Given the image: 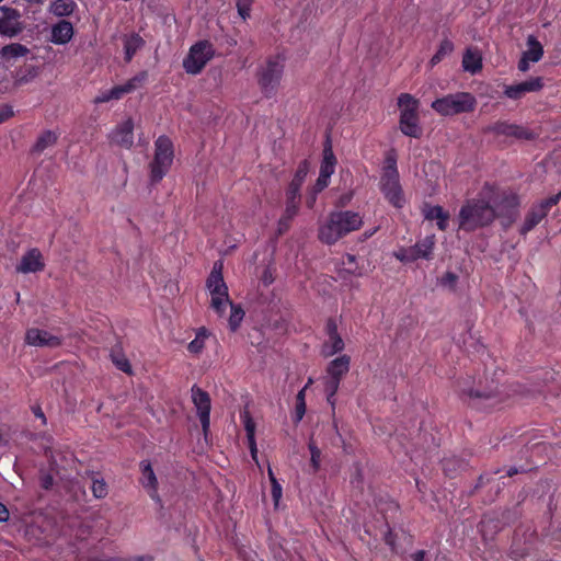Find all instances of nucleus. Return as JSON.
Returning <instances> with one entry per match:
<instances>
[{"mask_svg": "<svg viewBox=\"0 0 561 561\" xmlns=\"http://www.w3.org/2000/svg\"><path fill=\"white\" fill-rule=\"evenodd\" d=\"M519 198L516 194L510 193L499 196L491 186H485L480 197L469 199L459 210L458 228L465 231L489 226L500 216L502 225L507 228L516 218Z\"/></svg>", "mask_w": 561, "mask_h": 561, "instance_id": "f257e3e1", "label": "nucleus"}, {"mask_svg": "<svg viewBox=\"0 0 561 561\" xmlns=\"http://www.w3.org/2000/svg\"><path fill=\"white\" fill-rule=\"evenodd\" d=\"M363 226V217L352 210H340L330 214L328 220L319 228V239L333 244L346 234Z\"/></svg>", "mask_w": 561, "mask_h": 561, "instance_id": "f03ea898", "label": "nucleus"}, {"mask_svg": "<svg viewBox=\"0 0 561 561\" xmlns=\"http://www.w3.org/2000/svg\"><path fill=\"white\" fill-rule=\"evenodd\" d=\"M379 186L390 204H392L394 207H402L404 197L399 181L397 161L393 156L389 154L386 158Z\"/></svg>", "mask_w": 561, "mask_h": 561, "instance_id": "7ed1b4c3", "label": "nucleus"}, {"mask_svg": "<svg viewBox=\"0 0 561 561\" xmlns=\"http://www.w3.org/2000/svg\"><path fill=\"white\" fill-rule=\"evenodd\" d=\"M206 287L210 296V307L218 316H222L230 298L228 287L222 277V263L216 262L206 282Z\"/></svg>", "mask_w": 561, "mask_h": 561, "instance_id": "20e7f679", "label": "nucleus"}, {"mask_svg": "<svg viewBox=\"0 0 561 561\" xmlns=\"http://www.w3.org/2000/svg\"><path fill=\"white\" fill-rule=\"evenodd\" d=\"M476 98L467 92L445 95L432 103V108L443 116L471 112L476 107Z\"/></svg>", "mask_w": 561, "mask_h": 561, "instance_id": "39448f33", "label": "nucleus"}, {"mask_svg": "<svg viewBox=\"0 0 561 561\" xmlns=\"http://www.w3.org/2000/svg\"><path fill=\"white\" fill-rule=\"evenodd\" d=\"M174 159L173 144L167 136H160L154 142V157L150 163L151 179L159 182L170 170Z\"/></svg>", "mask_w": 561, "mask_h": 561, "instance_id": "423d86ee", "label": "nucleus"}, {"mask_svg": "<svg viewBox=\"0 0 561 561\" xmlns=\"http://www.w3.org/2000/svg\"><path fill=\"white\" fill-rule=\"evenodd\" d=\"M398 105L402 133L410 137H419L421 134L417 115L419 101L411 94L403 93L398 99Z\"/></svg>", "mask_w": 561, "mask_h": 561, "instance_id": "0eeeda50", "label": "nucleus"}, {"mask_svg": "<svg viewBox=\"0 0 561 561\" xmlns=\"http://www.w3.org/2000/svg\"><path fill=\"white\" fill-rule=\"evenodd\" d=\"M213 45L207 41L194 44L183 60V68L190 75L199 73L214 56Z\"/></svg>", "mask_w": 561, "mask_h": 561, "instance_id": "6e6552de", "label": "nucleus"}, {"mask_svg": "<svg viewBox=\"0 0 561 561\" xmlns=\"http://www.w3.org/2000/svg\"><path fill=\"white\" fill-rule=\"evenodd\" d=\"M284 65L278 58L270 59L259 71L257 82L262 93L270 98L275 94L283 76Z\"/></svg>", "mask_w": 561, "mask_h": 561, "instance_id": "1a4fd4ad", "label": "nucleus"}, {"mask_svg": "<svg viewBox=\"0 0 561 561\" xmlns=\"http://www.w3.org/2000/svg\"><path fill=\"white\" fill-rule=\"evenodd\" d=\"M561 198V192L553 195L536 205H534L525 217V220L520 227V233L523 236L531 231L548 214L549 209L558 204Z\"/></svg>", "mask_w": 561, "mask_h": 561, "instance_id": "9d476101", "label": "nucleus"}, {"mask_svg": "<svg viewBox=\"0 0 561 561\" xmlns=\"http://www.w3.org/2000/svg\"><path fill=\"white\" fill-rule=\"evenodd\" d=\"M435 240L433 236L426 237L415 245L402 248L393 253L400 262L409 263L419 259H430L433 252Z\"/></svg>", "mask_w": 561, "mask_h": 561, "instance_id": "9b49d317", "label": "nucleus"}, {"mask_svg": "<svg viewBox=\"0 0 561 561\" xmlns=\"http://www.w3.org/2000/svg\"><path fill=\"white\" fill-rule=\"evenodd\" d=\"M21 14L18 10L8 7H0V34L14 37L23 31L20 21Z\"/></svg>", "mask_w": 561, "mask_h": 561, "instance_id": "f8f14e48", "label": "nucleus"}, {"mask_svg": "<svg viewBox=\"0 0 561 561\" xmlns=\"http://www.w3.org/2000/svg\"><path fill=\"white\" fill-rule=\"evenodd\" d=\"M25 343L35 347L55 348L61 344V337L45 330L30 328L25 332Z\"/></svg>", "mask_w": 561, "mask_h": 561, "instance_id": "ddd939ff", "label": "nucleus"}, {"mask_svg": "<svg viewBox=\"0 0 561 561\" xmlns=\"http://www.w3.org/2000/svg\"><path fill=\"white\" fill-rule=\"evenodd\" d=\"M191 397L201 420L203 431L207 432L210 423V398L207 392L196 386L192 387Z\"/></svg>", "mask_w": 561, "mask_h": 561, "instance_id": "4468645a", "label": "nucleus"}, {"mask_svg": "<svg viewBox=\"0 0 561 561\" xmlns=\"http://www.w3.org/2000/svg\"><path fill=\"white\" fill-rule=\"evenodd\" d=\"M335 164L336 159L331 147H325L323 150V159L320 167L319 178L316 182V192H321L329 185L330 178L335 171Z\"/></svg>", "mask_w": 561, "mask_h": 561, "instance_id": "2eb2a0df", "label": "nucleus"}, {"mask_svg": "<svg viewBox=\"0 0 561 561\" xmlns=\"http://www.w3.org/2000/svg\"><path fill=\"white\" fill-rule=\"evenodd\" d=\"M543 56V47L533 35L527 37V48L518 61V69L526 72L530 68V62H538Z\"/></svg>", "mask_w": 561, "mask_h": 561, "instance_id": "dca6fc26", "label": "nucleus"}, {"mask_svg": "<svg viewBox=\"0 0 561 561\" xmlns=\"http://www.w3.org/2000/svg\"><path fill=\"white\" fill-rule=\"evenodd\" d=\"M134 122L130 117L125 118L111 131V140L124 148H130L134 144Z\"/></svg>", "mask_w": 561, "mask_h": 561, "instance_id": "f3484780", "label": "nucleus"}, {"mask_svg": "<svg viewBox=\"0 0 561 561\" xmlns=\"http://www.w3.org/2000/svg\"><path fill=\"white\" fill-rule=\"evenodd\" d=\"M542 87V79L540 77H536L517 84L507 85L504 90V94L510 99L518 100L526 93L541 90Z\"/></svg>", "mask_w": 561, "mask_h": 561, "instance_id": "a211bd4d", "label": "nucleus"}, {"mask_svg": "<svg viewBox=\"0 0 561 561\" xmlns=\"http://www.w3.org/2000/svg\"><path fill=\"white\" fill-rule=\"evenodd\" d=\"M141 80L142 78L135 77L123 85H117L110 90L102 91L95 96L94 103L99 104L110 102L112 100H119L124 94L135 90Z\"/></svg>", "mask_w": 561, "mask_h": 561, "instance_id": "6ab92c4d", "label": "nucleus"}, {"mask_svg": "<svg viewBox=\"0 0 561 561\" xmlns=\"http://www.w3.org/2000/svg\"><path fill=\"white\" fill-rule=\"evenodd\" d=\"M45 267L42 253L37 249L27 251L16 265V272L22 274L36 273L43 271Z\"/></svg>", "mask_w": 561, "mask_h": 561, "instance_id": "aec40b11", "label": "nucleus"}, {"mask_svg": "<svg viewBox=\"0 0 561 561\" xmlns=\"http://www.w3.org/2000/svg\"><path fill=\"white\" fill-rule=\"evenodd\" d=\"M328 334L329 339L322 346V354L325 357L333 356L334 354L343 351L344 348V341L337 334L336 325L332 321L328 323Z\"/></svg>", "mask_w": 561, "mask_h": 561, "instance_id": "412c9836", "label": "nucleus"}, {"mask_svg": "<svg viewBox=\"0 0 561 561\" xmlns=\"http://www.w3.org/2000/svg\"><path fill=\"white\" fill-rule=\"evenodd\" d=\"M364 259L358 260L355 255L347 254L342 259V272L347 275L362 277L369 272L368 264Z\"/></svg>", "mask_w": 561, "mask_h": 561, "instance_id": "4be33fe9", "label": "nucleus"}, {"mask_svg": "<svg viewBox=\"0 0 561 561\" xmlns=\"http://www.w3.org/2000/svg\"><path fill=\"white\" fill-rule=\"evenodd\" d=\"M141 468V484L149 492L151 499L159 501L158 497V480L154 471L148 461L140 463Z\"/></svg>", "mask_w": 561, "mask_h": 561, "instance_id": "5701e85b", "label": "nucleus"}, {"mask_svg": "<svg viewBox=\"0 0 561 561\" xmlns=\"http://www.w3.org/2000/svg\"><path fill=\"white\" fill-rule=\"evenodd\" d=\"M308 172H309V163L307 161H302L299 164V167L288 186L286 197H289L290 199H299L300 198V187H301L302 183L305 182V179H306Z\"/></svg>", "mask_w": 561, "mask_h": 561, "instance_id": "b1692460", "label": "nucleus"}, {"mask_svg": "<svg viewBox=\"0 0 561 561\" xmlns=\"http://www.w3.org/2000/svg\"><path fill=\"white\" fill-rule=\"evenodd\" d=\"M73 35L72 24L68 21L58 22L51 30V42L55 44H66Z\"/></svg>", "mask_w": 561, "mask_h": 561, "instance_id": "393cba45", "label": "nucleus"}, {"mask_svg": "<svg viewBox=\"0 0 561 561\" xmlns=\"http://www.w3.org/2000/svg\"><path fill=\"white\" fill-rule=\"evenodd\" d=\"M351 358L347 355H342L331 360L327 367V376L342 379L343 376L350 370Z\"/></svg>", "mask_w": 561, "mask_h": 561, "instance_id": "a878e982", "label": "nucleus"}, {"mask_svg": "<svg viewBox=\"0 0 561 561\" xmlns=\"http://www.w3.org/2000/svg\"><path fill=\"white\" fill-rule=\"evenodd\" d=\"M28 48L20 43H12L0 49V59L4 62H11L28 54Z\"/></svg>", "mask_w": 561, "mask_h": 561, "instance_id": "bb28decb", "label": "nucleus"}, {"mask_svg": "<svg viewBox=\"0 0 561 561\" xmlns=\"http://www.w3.org/2000/svg\"><path fill=\"white\" fill-rule=\"evenodd\" d=\"M425 218L436 220L440 230H446L448 226L449 215L440 206H427L424 208Z\"/></svg>", "mask_w": 561, "mask_h": 561, "instance_id": "cd10ccee", "label": "nucleus"}, {"mask_svg": "<svg viewBox=\"0 0 561 561\" xmlns=\"http://www.w3.org/2000/svg\"><path fill=\"white\" fill-rule=\"evenodd\" d=\"M462 67L468 72H478L482 67L481 54L477 49H467L462 58Z\"/></svg>", "mask_w": 561, "mask_h": 561, "instance_id": "c85d7f7f", "label": "nucleus"}, {"mask_svg": "<svg viewBox=\"0 0 561 561\" xmlns=\"http://www.w3.org/2000/svg\"><path fill=\"white\" fill-rule=\"evenodd\" d=\"M76 8V3L73 0H55L50 7L49 11L56 16H68L70 15Z\"/></svg>", "mask_w": 561, "mask_h": 561, "instance_id": "c756f323", "label": "nucleus"}, {"mask_svg": "<svg viewBox=\"0 0 561 561\" xmlns=\"http://www.w3.org/2000/svg\"><path fill=\"white\" fill-rule=\"evenodd\" d=\"M142 45L144 41L139 35L133 34L127 36L124 42L126 61H129Z\"/></svg>", "mask_w": 561, "mask_h": 561, "instance_id": "7c9ffc66", "label": "nucleus"}, {"mask_svg": "<svg viewBox=\"0 0 561 561\" xmlns=\"http://www.w3.org/2000/svg\"><path fill=\"white\" fill-rule=\"evenodd\" d=\"M491 129L499 134V135H507V136H515V137H524V131L515 126V125H511V124H507L505 122H499V123H495Z\"/></svg>", "mask_w": 561, "mask_h": 561, "instance_id": "2f4dec72", "label": "nucleus"}, {"mask_svg": "<svg viewBox=\"0 0 561 561\" xmlns=\"http://www.w3.org/2000/svg\"><path fill=\"white\" fill-rule=\"evenodd\" d=\"M324 391L327 393V400L328 402L334 407V396L339 390L340 386V379H336L335 377L325 376L324 378Z\"/></svg>", "mask_w": 561, "mask_h": 561, "instance_id": "473e14b6", "label": "nucleus"}, {"mask_svg": "<svg viewBox=\"0 0 561 561\" xmlns=\"http://www.w3.org/2000/svg\"><path fill=\"white\" fill-rule=\"evenodd\" d=\"M454 50V44L445 39L440 43L438 50L436 54L431 58L430 65L431 67L436 66L438 62H440L447 55H449Z\"/></svg>", "mask_w": 561, "mask_h": 561, "instance_id": "72a5a7b5", "label": "nucleus"}, {"mask_svg": "<svg viewBox=\"0 0 561 561\" xmlns=\"http://www.w3.org/2000/svg\"><path fill=\"white\" fill-rule=\"evenodd\" d=\"M208 336V331L204 328L199 329L196 333L195 339L188 344L187 348L193 354H199L204 346L205 340Z\"/></svg>", "mask_w": 561, "mask_h": 561, "instance_id": "f704fd0d", "label": "nucleus"}, {"mask_svg": "<svg viewBox=\"0 0 561 561\" xmlns=\"http://www.w3.org/2000/svg\"><path fill=\"white\" fill-rule=\"evenodd\" d=\"M228 306H230L229 327L232 331H236L244 317V311L240 306L233 305L231 301Z\"/></svg>", "mask_w": 561, "mask_h": 561, "instance_id": "c9c22d12", "label": "nucleus"}, {"mask_svg": "<svg viewBox=\"0 0 561 561\" xmlns=\"http://www.w3.org/2000/svg\"><path fill=\"white\" fill-rule=\"evenodd\" d=\"M56 140H57V136L55 133L49 131V130L45 131L38 138V140L35 145V150L43 151L46 148L53 146L56 142Z\"/></svg>", "mask_w": 561, "mask_h": 561, "instance_id": "e433bc0d", "label": "nucleus"}, {"mask_svg": "<svg viewBox=\"0 0 561 561\" xmlns=\"http://www.w3.org/2000/svg\"><path fill=\"white\" fill-rule=\"evenodd\" d=\"M298 206L299 199H290L287 197L285 214L280 222L290 220L297 214Z\"/></svg>", "mask_w": 561, "mask_h": 561, "instance_id": "4c0bfd02", "label": "nucleus"}, {"mask_svg": "<svg viewBox=\"0 0 561 561\" xmlns=\"http://www.w3.org/2000/svg\"><path fill=\"white\" fill-rule=\"evenodd\" d=\"M112 360L115 366L124 373L130 374L131 367L128 359L123 354L112 353Z\"/></svg>", "mask_w": 561, "mask_h": 561, "instance_id": "58836bf2", "label": "nucleus"}, {"mask_svg": "<svg viewBox=\"0 0 561 561\" xmlns=\"http://www.w3.org/2000/svg\"><path fill=\"white\" fill-rule=\"evenodd\" d=\"M275 279V268L267 265L263 268L260 275V284L264 287L270 286Z\"/></svg>", "mask_w": 561, "mask_h": 561, "instance_id": "ea45409f", "label": "nucleus"}, {"mask_svg": "<svg viewBox=\"0 0 561 561\" xmlns=\"http://www.w3.org/2000/svg\"><path fill=\"white\" fill-rule=\"evenodd\" d=\"M91 489L96 499H103L107 494V486L103 480H93Z\"/></svg>", "mask_w": 561, "mask_h": 561, "instance_id": "a19ab883", "label": "nucleus"}, {"mask_svg": "<svg viewBox=\"0 0 561 561\" xmlns=\"http://www.w3.org/2000/svg\"><path fill=\"white\" fill-rule=\"evenodd\" d=\"M309 449L311 454V466L314 470H318L321 461V450L312 443H309Z\"/></svg>", "mask_w": 561, "mask_h": 561, "instance_id": "79ce46f5", "label": "nucleus"}, {"mask_svg": "<svg viewBox=\"0 0 561 561\" xmlns=\"http://www.w3.org/2000/svg\"><path fill=\"white\" fill-rule=\"evenodd\" d=\"M237 9L239 15L247 20L250 16V10H251V0H238L237 1Z\"/></svg>", "mask_w": 561, "mask_h": 561, "instance_id": "37998d69", "label": "nucleus"}, {"mask_svg": "<svg viewBox=\"0 0 561 561\" xmlns=\"http://www.w3.org/2000/svg\"><path fill=\"white\" fill-rule=\"evenodd\" d=\"M440 285L448 289H454L457 283V276L454 273H446L439 280Z\"/></svg>", "mask_w": 561, "mask_h": 561, "instance_id": "c03bdc74", "label": "nucleus"}, {"mask_svg": "<svg viewBox=\"0 0 561 561\" xmlns=\"http://www.w3.org/2000/svg\"><path fill=\"white\" fill-rule=\"evenodd\" d=\"M283 489L278 481H274V484H272V499L274 502L275 507L278 506L279 501L282 499Z\"/></svg>", "mask_w": 561, "mask_h": 561, "instance_id": "a18cd8bd", "label": "nucleus"}, {"mask_svg": "<svg viewBox=\"0 0 561 561\" xmlns=\"http://www.w3.org/2000/svg\"><path fill=\"white\" fill-rule=\"evenodd\" d=\"M244 428L247 432L248 439L254 438L255 424L248 414L244 415Z\"/></svg>", "mask_w": 561, "mask_h": 561, "instance_id": "49530a36", "label": "nucleus"}, {"mask_svg": "<svg viewBox=\"0 0 561 561\" xmlns=\"http://www.w3.org/2000/svg\"><path fill=\"white\" fill-rule=\"evenodd\" d=\"M306 413V403H298L296 402V409H295V421L299 422L304 417Z\"/></svg>", "mask_w": 561, "mask_h": 561, "instance_id": "de8ad7c7", "label": "nucleus"}, {"mask_svg": "<svg viewBox=\"0 0 561 561\" xmlns=\"http://www.w3.org/2000/svg\"><path fill=\"white\" fill-rule=\"evenodd\" d=\"M248 443H249L251 456H252L253 460H255L257 462V447H256L255 438L248 439Z\"/></svg>", "mask_w": 561, "mask_h": 561, "instance_id": "09e8293b", "label": "nucleus"}, {"mask_svg": "<svg viewBox=\"0 0 561 561\" xmlns=\"http://www.w3.org/2000/svg\"><path fill=\"white\" fill-rule=\"evenodd\" d=\"M13 111L10 107L0 108V123L12 116Z\"/></svg>", "mask_w": 561, "mask_h": 561, "instance_id": "8fccbe9b", "label": "nucleus"}, {"mask_svg": "<svg viewBox=\"0 0 561 561\" xmlns=\"http://www.w3.org/2000/svg\"><path fill=\"white\" fill-rule=\"evenodd\" d=\"M319 192H316V186L313 187L312 193L307 197L306 204L309 208H312L316 203V196Z\"/></svg>", "mask_w": 561, "mask_h": 561, "instance_id": "3c124183", "label": "nucleus"}, {"mask_svg": "<svg viewBox=\"0 0 561 561\" xmlns=\"http://www.w3.org/2000/svg\"><path fill=\"white\" fill-rule=\"evenodd\" d=\"M8 519H9V511L5 507V505L0 503V522H7Z\"/></svg>", "mask_w": 561, "mask_h": 561, "instance_id": "603ef678", "label": "nucleus"}, {"mask_svg": "<svg viewBox=\"0 0 561 561\" xmlns=\"http://www.w3.org/2000/svg\"><path fill=\"white\" fill-rule=\"evenodd\" d=\"M42 485L45 489H49L53 485V478L49 476H45L42 479Z\"/></svg>", "mask_w": 561, "mask_h": 561, "instance_id": "864d4df0", "label": "nucleus"}, {"mask_svg": "<svg viewBox=\"0 0 561 561\" xmlns=\"http://www.w3.org/2000/svg\"><path fill=\"white\" fill-rule=\"evenodd\" d=\"M305 397H306V387H305V388H302V389L298 392L297 398H296V401H297L298 403H306V401H305Z\"/></svg>", "mask_w": 561, "mask_h": 561, "instance_id": "5fc2aeb1", "label": "nucleus"}, {"mask_svg": "<svg viewBox=\"0 0 561 561\" xmlns=\"http://www.w3.org/2000/svg\"><path fill=\"white\" fill-rule=\"evenodd\" d=\"M424 558H425V552L423 550H420L412 554V559L414 561H424Z\"/></svg>", "mask_w": 561, "mask_h": 561, "instance_id": "6e6d98bb", "label": "nucleus"}, {"mask_svg": "<svg viewBox=\"0 0 561 561\" xmlns=\"http://www.w3.org/2000/svg\"><path fill=\"white\" fill-rule=\"evenodd\" d=\"M463 392H465L466 394H468L469 397H476V398L483 397V394H481L480 392H474V393H473V391H471V390H466V389H463Z\"/></svg>", "mask_w": 561, "mask_h": 561, "instance_id": "4d7b16f0", "label": "nucleus"}, {"mask_svg": "<svg viewBox=\"0 0 561 561\" xmlns=\"http://www.w3.org/2000/svg\"><path fill=\"white\" fill-rule=\"evenodd\" d=\"M267 472H268V478H270L271 484H274V481H277V479L275 478L274 472L271 467H268Z\"/></svg>", "mask_w": 561, "mask_h": 561, "instance_id": "13d9d810", "label": "nucleus"}, {"mask_svg": "<svg viewBox=\"0 0 561 561\" xmlns=\"http://www.w3.org/2000/svg\"><path fill=\"white\" fill-rule=\"evenodd\" d=\"M351 198H352V195L344 196V197L341 198V203L343 205H345V204H347L351 201Z\"/></svg>", "mask_w": 561, "mask_h": 561, "instance_id": "bf43d9fd", "label": "nucleus"}, {"mask_svg": "<svg viewBox=\"0 0 561 561\" xmlns=\"http://www.w3.org/2000/svg\"><path fill=\"white\" fill-rule=\"evenodd\" d=\"M517 473V469L516 468H511L508 471H507V476H514Z\"/></svg>", "mask_w": 561, "mask_h": 561, "instance_id": "052dcab7", "label": "nucleus"}, {"mask_svg": "<svg viewBox=\"0 0 561 561\" xmlns=\"http://www.w3.org/2000/svg\"><path fill=\"white\" fill-rule=\"evenodd\" d=\"M375 231H376V229H374V230H373V231H370V232H366V233H365V237H366V238L373 237V234L375 233Z\"/></svg>", "mask_w": 561, "mask_h": 561, "instance_id": "680f3d73", "label": "nucleus"}, {"mask_svg": "<svg viewBox=\"0 0 561 561\" xmlns=\"http://www.w3.org/2000/svg\"><path fill=\"white\" fill-rule=\"evenodd\" d=\"M36 415L39 416V417H44V414L41 411L36 412Z\"/></svg>", "mask_w": 561, "mask_h": 561, "instance_id": "e2e57ef3", "label": "nucleus"}, {"mask_svg": "<svg viewBox=\"0 0 561 561\" xmlns=\"http://www.w3.org/2000/svg\"><path fill=\"white\" fill-rule=\"evenodd\" d=\"M311 383H312V379L310 378L305 387L307 388Z\"/></svg>", "mask_w": 561, "mask_h": 561, "instance_id": "0e129e2a", "label": "nucleus"}]
</instances>
